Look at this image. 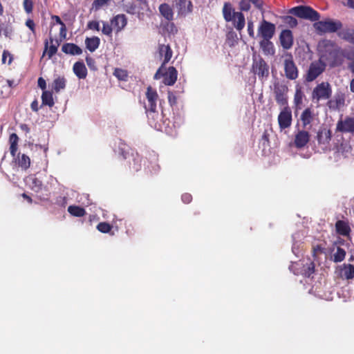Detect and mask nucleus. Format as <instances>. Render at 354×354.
Returning <instances> with one entry per match:
<instances>
[{
	"instance_id": "obj_46",
	"label": "nucleus",
	"mask_w": 354,
	"mask_h": 354,
	"mask_svg": "<svg viewBox=\"0 0 354 354\" xmlns=\"http://www.w3.org/2000/svg\"><path fill=\"white\" fill-rule=\"evenodd\" d=\"M113 26L109 24L107 22H103V27L102 29V32L104 35L111 37L113 32Z\"/></svg>"
},
{
	"instance_id": "obj_24",
	"label": "nucleus",
	"mask_w": 354,
	"mask_h": 354,
	"mask_svg": "<svg viewBox=\"0 0 354 354\" xmlns=\"http://www.w3.org/2000/svg\"><path fill=\"white\" fill-rule=\"evenodd\" d=\"M73 70L79 79H85L87 75V69L82 62H77L74 64Z\"/></svg>"
},
{
	"instance_id": "obj_7",
	"label": "nucleus",
	"mask_w": 354,
	"mask_h": 354,
	"mask_svg": "<svg viewBox=\"0 0 354 354\" xmlns=\"http://www.w3.org/2000/svg\"><path fill=\"white\" fill-rule=\"evenodd\" d=\"M146 97L148 101V107L145 106V109L147 112H149L148 117L149 119L150 118H154L155 115H158L156 112V102L158 98V95L157 91L151 86L147 88Z\"/></svg>"
},
{
	"instance_id": "obj_9",
	"label": "nucleus",
	"mask_w": 354,
	"mask_h": 354,
	"mask_svg": "<svg viewBox=\"0 0 354 354\" xmlns=\"http://www.w3.org/2000/svg\"><path fill=\"white\" fill-rule=\"evenodd\" d=\"M123 158L129 165V169L138 171L141 169V156L137 153L122 152Z\"/></svg>"
},
{
	"instance_id": "obj_44",
	"label": "nucleus",
	"mask_w": 354,
	"mask_h": 354,
	"mask_svg": "<svg viewBox=\"0 0 354 354\" xmlns=\"http://www.w3.org/2000/svg\"><path fill=\"white\" fill-rule=\"evenodd\" d=\"M97 229L102 233H108L112 229V225L106 222H100L97 225Z\"/></svg>"
},
{
	"instance_id": "obj_4",
	"label": "nucleus",
	"mask_w": 354,
	"mask_h": 354,
	"mask_svg": "<svg viewBox=\"0 0 354 354\" xmlns=\"http://www.w3.org/2000/svg\"><path fill=\"white\" fill-rule=\"evenodd\" d=\"M317 32L319 35L325 33H333L337 32L342 27V24L339 21H334L328 19L324 21H317L313 24Z\"/></svg>"
},
{
	"instance_id": "obj_41",
	"label": "nucleus",
	"mask_w": 354,
	"mask_h": 354,
	"mask_svg": "<svg viewBox=\"0 0 354 354\" xmlns=\"http://www.w3.org/2000/svg\"><path fill=\"white\" fill-rule=\"evenodd\" d=\"M30 180V188L36 193L41 192L43 188L41 180L35 177L31 178Z\"/></svg>"
},
{
	"instance_id": "obj_50",
	"label": "nucleus",
	"mask_w": 354,
	"mask_h": 354,
	"mask_svg": "<svg viewBox=\"0 0 354 354\" xmlns=\"http://www.w3.org/2000/svg\"><path fill=\"white\" fill-rule=\"evenodd\" d=\"M168 101L171 106H174L177 104V97L171 91H168Z\"/></svg>"
},
{
	"instance_id": "obj_8",
	"label": "nucleus",
	"mask_w": 354,
	"mask_h": 354,
	"mask_svg": "<svg viewBox=\"0 0 354 354\" xmlns=\"http://www.w3.org/2000/svg\"><path fill=\"white\" fill-rule=\"evenodd\" d=\"M283 69L286 77L289 80H295L299 77V69L295 64L292 55L286 56L283 61Z\"/></svg>"
},
{
	"instance_id": "obj_59",
	"label": "nucleus",
	"mask_w": 354,
	"mask_h": 354,
	"mask_svg": "<svg viewBox=\"0 0 354 354\" xmlns=\"http://www.w3.org/2000/svg\"><path fill=\"white\" fill-rule=\"evenodd\" d=\"M38 86L44 91H46V82L45 80L43 77H39L38 81Z\"/></svg>"
},
{
	"instance_id": "obj_34",
	"label": "nucleus",
	"mask_w": 354,
	"mask_h": 354,
	"mask_svg": "<svg viewBox=\"0 0 354 354\" xmlns=\"http://www.w3.org/2000/svg\"><path fill=\"white\" fill-rule=\"evenodd\" d=\"M42 105H46L53 107L55 104L53 93L49 91H44L41 94Z\"/></svg>"
},
{
	"instance_id": "obj_48",
	"label": "nucleus",
	"mask_w": 354,
	"mask_h": 354,
	"mask_svg": "<svg viewBox=\"0 0 354 354\" xmlns=\"http://www.w3.org/2000/svg\"><path fill=\"white\" fill-rule=\"evenodd\" d=\"M7 57H9V60L8 64L10 65L13 60V55L7 50H4L2 53V63L5 64L6 62Z\"/></svg>"
},
{
	"instance_id": "obj_36",
	"label": "nucleus",
	"mask_w": 354,
	"mask_h": 354,
	"mask_svg": "<svg viewBox=\"0 0 354 354\" xmlns=\"http://www.w3.org/2000/svg\"><path fill=\"white\" fill-rule=\"evenodd\" d=\"M234 10L230 3L226 2L223 5V15L226 21H231L233 19Z\"/></svg>"
},
{
	"instance_id": "obj_23",
	"label": "nucleus",
	"mask_w": 354,
	"mask_h": 354,
	"mask_svg": "<svg viewBox=\"0 0 354 354\" xmlns=\"http://www.w3.org/2000/svg\"><path fill=\"white\" fill-rule=\"evenodd\" d=\"M62 50L66 54L72 55H80L82 53L81 48L73 43H66L63 44Z\"/></svg>"
},
{
	"instance_id": "obj_49",
	"label": "nucleus",
	"mask_w": 354,
	"mask_h": 354,
	"mask_svg": "<svg viewBox=\"0 0 354 354\" xmlns=\"http://www.w3.org/2000/svg\"><path fill=\"white\" fill-rule=\"evenodd\" d=\"M240 10L242 11H248L250 8V0H241L239 3Z\"/></svg>"
},
{
	"instance_id": "obj_27",
	"label": "nucleus",
	"mask_w": 354,
	"mask_h": 354,
	"mask_svg": "<svg viewBox=\"0 0 354 354\" xmlns=\"http://www.w3.org/2000/svg\"><path fill=\"white\" fill-rule=\"evenodd\" d=\"M335 228L337 234L342 236H347L351 232V228L348 223L344 221H337L335 223Z\"/></svg>"
},
{
	"instance_id": "obj_21",
	"label": "nucleus",
	"mask_w": 354,
	"mask_h": 354,
	"mask_svg": "<svg viewBox=\"0 0 354 354\" xmlns=\"http://www.w3.org/2000/svg\"><path fill=\"white\" fill-rule=\"evenodd\" d=\"M178 76V71L174 66H169L167 71L164 74L163 83L167 86L174 85Z\"/></svg>"
},
{
	"instance_id": "obj_37",
	"label": "nucleus",
	"mask_w": 354,
	"mask_h": 354,
	"mask_svg": "<svg viewBox=\"0 0 354 354\" xmlns=\"http://www.w3.org/2000/svg\"><path fill=\"white\" fill-rule=\"evenodd\" d=\"M313 113L310 109H306L301 115V120L304 127L310 124L313 120Z\"/></svg>"
},
{
	"instance_id": "obj_17",
	"label": "nucleus",
	"mask_w": 354,
	"mask_h": 354,
	"mask_svg": "<svg viewBox=\"0 0 354 354\" xmlns=\"http://www.w3.org/2000/svg\"><path fill=\"white\" fill-rule=\"evenodd\" d=\"M252 68L254 74L257 75L259 77L263 78L268 76L269 67L263 59L254 62Z\"/></svg>"
},
{
	"instance_id": "obj_64",
	"label": "nucleus",
	"mask_w": 354,
	"mask_h": 354,
	"mask_svg": "<svg viewBox=\"0 0 354 354\" xmlns=\"http://www.w3.org/2000/svg\"><path fill=\"white\" fill-rule=\"evenodd\" d=\"M86 62L87 65L90 68H91L93 66V64H95V60L91 57H86Z\"/></svg>"
},
{
	"instance_id": "obj_15",
	"label": "nucleus",
	"mask_w": 354,
	"mask_h": 354,
	"mask_svg": "<svg viewBox=\"0 0 354 354\" xmlns=\"http://www.w3.org/2000/svg\"><path fill=\"white\" fill-rule=\"evenodd\" d=\"M60 41L61 40L54 39L50 35L49 37V41L46 40L44 42V50L42 56L44 57L46 53L48 59L52 58L57 53Z\"/></svg>"
},
{
	"instance_id": "obj_38",
	"label": "nucleus",
	"mask_w": 354,
	"mask_h": 354,
	"mask_svg": "<svg viewBox=\"0 0 354 354\" xmlns=\"http://www.w3.org/2000/svg\"><path fill=\"white\" fill-rule=\"evenodd\" d=\"M68 212L72 216L77 217L84 216L86 214L84 208L77 205H70L68 207Z\"/></svg>"
},
{
	"instance_id": "obj_30",
	"label": "nucleus",
	"mask_w": 354,
	"mask_h": 354,
	"mask_svg": "<svg viewBox=\"0 0 354 354\" xmlns=\"http://www.w3.org/2000/svg\"><path fill=\"white\" fill-rule=\"evenodd\" d=\"M66 80L64 76H59L55 78L52 84V88L55 93H59L66 88Z\"/></svg>"
},
{
	"instance_id": "obj_31",
	"label": "nucleus",
	"mask_w": 354,
	"mask_h": 354,
	"mask_svg": "<svg viewBox=\"0 0 354 354\" xmlns=\"http://www.w3.org/2000/svg\"><path fill=\"white\" fill-rule=\"evenodd\" d=\"M18 142L19 137L18 136L13 133H11L9 136V142H10V152L12 157L16 156V153L18 149Z\"/></svg>"
},
{
	"instance_id": "obj_42",
	"label": "nucleus",
	"mask_w": 354,
	"mask_h": 354,
	"mask_svg": "<svg viewBox=\"0 0 354 354\" xmlns=\"http://www.w3.org/2000/svg\"><path fill=\"white\" fill-rule=\"evenodd\" d=\"M113 75L121 81H127L128 72L127 71L119 68H115Z\"/></svg>"
},
{
	"instance_id": "obj_60",
	"label": "nucleus",
	"mask_w": 354,
	"mask_h": 354,
	"mask_svg": "<svg viewBox=\"0 0 354 354\" xmlns=\"http://www.w3.org/2000/svg\"><path fill=\"white\" fill-rule=\"evenodd\" d=\"M163 67H162V66L158 69V71H156V73H155L154 75V77L153 78L155 80H158L160 79V77H164V74L165 73H161V70Z\"/></svg>"
},
{
	"instance_id": "obj_1",
	"label": "nucleus",
	"mask_w": 354,
	"mask_h": 354,
	"mask_svg": "<svg viewBox=\"0 0 354 354\" xmlns=\"http://www.w3.org/2000/svg\"><path fill=\"white\" fill-rule=\"evenodd\" d=\"M319 47L322 48V60L327 62L331 67L339 66L342 64V58L339 49L335 42L330 40H323L319 43Z\"/></svg>"
},
{
	"instance_id": "obj_54",
	"label": "nucleus",
	"mask_w": 354,
	"mask_h": 354,
	"mask_svg": "<svg viewBox=\"0 0 354 354\" xmlns=\"http://www.w3.org/2000/svg\"><path fill=\"white\" fill-rule=\"evenodd\" d=\"M182 201L185 204H189L192 201V196L189 193H185L181 196Z\"/></svg>"
},
{
	"instance_id": "obj_26",
	"label": "nucleus",
	"mask_w": 354,
	"mask_h": 354,
	"mask_svg": "<svg viewBox=\"0 0 354 354\" xmlns=\"http://www.w3.org/2000/svg\"><path fill=\"white\" fill-rule=\"evenodd\" d=\"M177 8L179 13L185 15L192 12V3L187 0H178Z\"/></svg>"
},
{
	"instance_id": "obj_25",
	"label": "nucleus",
	"mask_w": 354,
	"mask_h": 354,
	"mask_svg": "<svg viewBox=\"0 0 354 354\" xmlns=\"http://www.w3.org/2000/svg\"><path fill=\"white\" fill-rule=\"evenodd\" d=\"M234 27L238 30H241L245 24V17L241 12H233V19Z\"/></svg>"
},
{
	"instance_id": "obj_58",
	"label": "nucleus",
	"mask_w": 354,
	"mask_h": 354,
	"mask_svg": "<svg viewBox=\"0 0 354 354\" xmlns=\"http://www.w3.org/2000/svg\"><path fill=\"white\" fill-rule=\"evenodd\" d=\"M256 8L259 10H261L263 6V1L262 0H250Z\"/></svg>"
},
{
	"instance_id": "obj_6",
	"label": "nucleus",
	"mask_w": 354,
	"mask_h": 354,
	"mask_svg": "<svg viewBox=\"0 0 354 354\" xmlns=\"http://www.w3.org/2000/svg\"><path fill=\"white\" fill-rule=\"evenodd\" d=\"M272 89L277 103L281 106H288V86L279 81H275Z\"/></svg>"
},
{
	"instance_id": "obj_62",
	"label": "nucleus",
	"mask_w": 354,
	"mask_h": 354,
	"mask_svg": "<svg viewBox=\"0 0 354 354\" xmlns=\"http://www.w3.org/2000/svg\"><path fill=\"white\" fill-rule=\"evenodd\" d=\"M6 83L11 88H15L18 85V83L13 80H6Z\"/></svg>"
},
{
	"instance_id": "obj_16",
	"label": "nucleus",
	"mask_w": 354,
	"mask_h": 354,
	"mask_svg": "<svg viewBox=\"0 0 354 354\" xmlns=\"http://www.w3.org/2000/svg\"><path fill=\"white\" fill-rule=\"evenodd\" d=\"M336 272L339 277L344 279L350 280L354 278V265L351 263H343L336 268Z\"/></svg>"
},
{
	"instance_id": "obj_56",
	"label": "nucleus",
	"mask_w": 354,
	"mask_h": 354,
	"mask_svg": "<svg viewBox=\"0 0 354 354\" xmlns=\"http://www.w3.org/2000/svg\"><path fill=\"white\" fill-rule=\"evenodd\" d=\"M315 272V264L313 262H311L308 266V268H307V270H306V273L305 274L307 275L308 277H310V274H312L313 273H314Z\"/></svg>"
},
{
	"instance_id": "obj_12",
	"label": "nucleus",
	"mask_w": 354,
	"mask_h": 354,
	"mask_svg": "<svg viewBox=\"0 0 354 354\" xmlns=\"http://www.w3.org/2000/svg\"><path fill=\"white\" fill-rule=\"evenodd\" d=\"M332 138V131L330 129L326 127L320 128L317 134V140L318 145L322 147L323 149H328L330 148V142Z\"/></svg>"
},
{
	"instance_id": "obj_39",
	"label": "nucleus",
	"mask_w": 354,
	"mask_h": 354,
	"mask_svg": "<svg viewBox=\"0 0 354 354\" xmlns=\"http://www.w3.org/2000/svg\"><path fill=\"white\" fill-rule=\"evenodd\" d=\"M304 93L302 91V87L299 84H297L295 86V93L294 95V103L299 106L302 104Z\"/></svg>"
},
{
	"instance_id": "obj_20",
	"label": "nucleus",
	"mask_w": 354,
	"mask_h": 354,
	"mask_svg": "<svg viewBox=\"0 0 354 354\" xmlns=\"http://www.w3.org/2000/svg\"><path fill=\"white\" fill-rule=\"evenodd\" d=\"M279 39L284 49H290L293 44V35L290 30H283L281 32Z\"/></svg>"
},
{
	"instance_id": "obj_13",
	"label": "nucleus",
	"mask_w": 354,
	"mask_h": 354,
	"mask_svg": "<svg viewBox=\"0 0 354 354\" xmlns=\"http://www.w3.org/2000/svg\"><path fill=\"white\" fill-rule=\"evenodd\" d=\"M336 130L342 133H354V117L346 116L339 120L336 126Z\"/></svg>"
},
{
	"instance_id": "obj_5",
	"label": "nucleus",
	"mask_w": 354,
	"mask_h": 354,
	"mask_svg": "<svg viewBox=\"0 0 354 354\" xmlns=\"http://www.w3.org/2000/svg\"><path fill=\"white\" fill-rule=\"evenodd\" d=\"M326 64L324 60L319 59L310 63L304 76L307 82H311L317 79L326 69Z\"/></svg>"
},
{
	"instance_id": "obj_35",
	"label": "nucleus",
	"mask_w": 354,
	"mask_h": 354,
	"mask_svg": "<svg viewBox=\"0 0 354 354\" xmlns=\"http://www.w3.org/2000/svg\"><path fill=\"white\" fill-rule=\"evenodd\" d=\"M85 43L87 49L91 52H93L99 47L100 40L97 37L91 38L87 37L85 40Z\"/></svg>"
},
{
	"instance_id": "obj_45",
	"label": "nucleus",
	"mask_w": 354,
	"mask_h": 354,
	"mask_svg": "<svg viewBox=\"0 0 354 354\" xmlns=\"http://www.w3.org/2000/svg\"><path fill=\"white\" fill-rule=\"evenodd\" d=\"M283 21L287 25H288L290 28H295L298 24L297 20L295 17H293L292 16H289V15L285 16L283 17Z\"/></svg>"
},
{
	"instance_id": "obj_63",
	"label": "nucleus",
	"mask_w": 354,
	"mask_h": 354,
	"mask_svg": "<svg viewBox=\"0 0 354 354\" xmlns=\"http://www.w3.org/2000/svg\"><path fill=\"white\" fill-rule=\"evenodd\" d=\"M30 107H31V109L35 111V112H37L38 110H39V108H38V102L37 100H35L34 101L32 102L31 104H30Z\"/></svg>"
},
{
	"instance_id": "obj_3",
	"label": "nucleus",
	"mask_w": 354,
	"mask_h": 354,
	"mask_svg": "<svg viewBox=\"0 0 354 354\" xmlns=\"http://www.w3.org/2000/svg\"><path fill=\"white\" fill-rule=\"evenodd\" d=\"M290 13L301 18L317 21L320 18L319 13L308 6H298L290 10Z\"/></svg>"
},
{
	"instance_id": "obj_28",
	"label": "nucleus",
	"mask_w": 354,
	"mask_h": 354,
	"mask_svg": "<svg viewBox=\"0 0 354 354\" xmlns=\"http://www.w3.org/2000/svg\"><path fill=\"white\" fill-rule=\"evenodd\" d=\"M270 39H262L259 43L260 47L265 55L274 54V45L272 42L270 41Z\"/></svg>"
},
{
	"instance_id": "obj_18",
	"label": "nucleus",
	"mask_w": 354,
	"mask_h": 354,
	"mask_svg": "<svg viewBox=\"0 0 354 354\" xmlns=\"http://www.w3.org/2000/svg\"><path fill=\"white\" fill-rule=\"evenodd\" d=\"M345 104V95L339 92L337 93L333 99H329L327 102V106L330 109L339 110Z\"/></svg>"
},
{
	"instance_id": "obj_51",
	"label": "nucleus",
	"mask_w": 354,
	"mask_h": 354,
	"mask_svg": "<svg viewBox=\"0 0 354 354\" xmlns=\"http://www.w3.org/2000/svg\"><path fill=\"white\" fill-rule=\"evenodd\" d=\"M111 0H95L93 3V7L96 10L106 4Z\"/></svg>"
},
{
	"instance_id": "obj_2",
	"label": "nucleus",
	"mask_w": 354,
	"mask_h": 354,
	"mask_svg": "<svg viewBox=\"0 0 354 354\" xmlns=\"http://www.w3.org/2000/svg\"><path fill=\"white\" fill-rule=\"evenodd\" d=\"M332 95V87L328 82L317 84L313 88L311 94L313 102H319L322 100H328Z\"/></svg>"
},
{
	"instance_id": "obj_43",
	"label": "nucleus",
	"mask_w": 354,
	"mask_h": 354,
	"mask_svg": "<svg viewBox=\"0 0 354 354\" xmlns=\"http://www.w3.org/2000/svg\"><path fill=\"white\" fill-rule=\"evenodd\" d=\"M19 165L25 170L28 169L30 166V158L25 154H22L21 158L19 160Z\"/></svg>"
},
{
	"instance_id": "obj_47",
	"label": "nucleus",
	"mask_w": 354,
	"mask_h": 354,
	"mask_svg": "<svg viewBox=\"0 0 354 354\" xmlns=\"http://www.w3.org/2000/svg\"><path fill=\"white\" fill-rule=\"evenodd\" d=\"M24 9L26 13L30 14L33 10V1L32 0H24L23 2Z\"/></svg>"
},
{
	"instance_id": "obj_11",
	"label": "nucleus",
	"mask_w": 354,
	"mask_h": 354,
	"mask_svg": "<svg viewBox=\"0 0 354 354\" xmlns=\"http://www.w3.org/2000/svg\"><path fill=\"white\" fill-rule=\"evenodd\" d=\"M278 123L279 129L282 131L289 128L292 124V111L288 106H283V109L278 115Z\"/></svg>"
},
{
	"instance_id": "obj_14",
	"label": "nucleus",
	"mask_w": 354,
	"mask_h": 354,
	"mask_svg": "<svg viewBox=\"0 0 354 354\" xmlns=\"http://www.w3.org/2000/svg\"><path fill=\"white\" fill-rule=\"evenodd\" d=\"M310 138V134L305 130H298L295 135L294 145L297 149H302L307 145Z\"/></svg>"
},
{
	"instance_id": "obj_55",
	"label": "nucleus",
	"mask_w": 354,
	"mask_h": 354,
	"mask_svg": "<svg viewBox=\"0 0 354 354\" xmlns=\"http://www.w3.org/2000/svg\"><path fill=\"white\" fill-rule=\"evenodd\" d=\"M66 34H67V29H66V26L64 24H62L60 27V30H59L60 38L62 39H66ZM60 40L62 41V39H60Z\"/></svg>"
},
{
	"instance_id": "obj_32",
	"label": "nucleus",
	"mask_w": 354,
	"mask_h": 354,
	"mask_svg": "<svg viewBox=\"0 0 354 354\" xmlns=\"http://www.w3.org/2000/svg\"><path fill=\"white\" fill-rule=\"evenodd\" d=\"M338 36L343 40L354 44V30L345 29L338 32Z\"/></svg>"
},
{
	"instance_id": "obj_29",
	"label": "nucleus",
	"mask_w": 354,
	"mask_h": 354,
	"mask_svg": "<svg viewBox=\"0 0 354 354\" xmlns=\"http://www.w3.org/2000/svg\"><path fill=\"white\" fill-rule=\"evenodd\" d=\"M160 14L168 21H171L174 18V12L171 6L167 3H162L159 6Z\"/></svg>"
},
{
	"instance_id": "obj_40",
	"label": "nucleus",
	"mask_w": 354,
	"mask_h": 354,
	"mask_svg": "<svg viewBox=\"0 0 354 354\" xmlns=\"http://www.w3.org/2000/svg\"><path fill=\"white\" fill-rule=\"evenodd\" d=\"M346 252L344 249L341 247L337 248V251L333 256V261L335 263L342 262L344 260Z\"/></svg>"
},
{
	"instance_id": "obj_57",
	"label": "nucleus",
	"mask_w": 354,
	"mask_h": 354,
	"mask_svg": "<svg viewBox=\"0 0 354 354\" xmlns=\"http://www.w3.org/2000/svg\"><path fill=\"white\" fill-rule=\"evenodd\" d=\"M248 32L250 37L252 38L254 37V31L252 21H248Z\"/></svg>"
},
{
	"instance_id": "obj_10",
	"label": "nucleus",
	"mask_w": 354,
	"mask_h": 354,
	"mask_svg": "<svg viewBox=\"0 0 354 354\" xmlns=\"http://www.w3.org/2000/svg\"><path fill=\"white\" fill-rule=\"evenodd\" d=\"M275 30L274 24L263 19L258 28V35L262 39H272L274 35Z\"/></svg>"
},
{
	"instance_id": "obj_53",
	"label": "nucleus",
	"mask_w": 354,
	"mask_h": 354,
	"mask_svg": "<svg viewBox=\"0 0 354 354\" xmlns=\"http://www.w3.org/2000/svg\"><path fill=\"white\" fill-rule=\"evenodd\" d=\"M26 26L32 31L33 34L35 33V24L32 19H27L26 21Z\"/></svg>"
},
{
	"instance_id": "obj_33",
	"label": "nucleus",
	"mask_w": 354,
	"mask_h": 354,
	"mask_svg": "<svg viewBox=\"0 0 354 354\" xmlns=\"http://www.w3.org/2000/svg\"><path fill=\"white\" fill-rule=\"evenodd\" d=\"M158 155L156 153L149 154V157L148 158V161L149 165H147V167L150 170L151 172L154 171L157 172L160 170V166L158 164Z\"/></svg>"
},
{
	"instance_id": "obj_19",
	"label": "nucleus",
	"mask_w": 354,
	"mask_h": 354,
	"mask_svg": "<svg viewBox=\"0 0 354 354\" xmlns=\"http://www.w3.org/2000/svg\"><path fill=\"white\" fill-rule=\"evenodd\" d=\"M111 24L116 33H118L127 26V18L124 14L117 15L111 19Z\"/></svg>"
},
{
	"instance_id": "obj_61",
	"label": "nucleus",
	"mask_w": 354,
	"mask_h": 354,
	"mask_svg": "<svg viewBox=\"0 0 354 354\" xmlns=\"http://www.w3.org/2000/svg\"><path fill=\"white\" fill-rule=\"evenodd\" d=\"M136 11V6L133 4H130L129 6H127L126 12L129 14H134Z\"/></svg>"
},
{
	"instance_id": "obj_52",
	"label": "nucleus",
	"mask_w": 354,
	"mask_h": 354,
	"mask_svg": "<svg viewBox=\"0 0 354 354\" xmlns=\"http://www.w3.org/2000/svg\"><path fill=\"white\" fill-rule=\"evenodd\" d=\"M87 27H88V28L91 29V30H95L97 31L100 30V24H99L98 21H89L88 23Z\"/></svg>"
},
{
	"instance_id": "obj_22",
	"label": "nucleus",
	"mask_w": 354,
	"mask_h": 354,
	"mask_svg": "<svg viewBox=\"0 0 354 354\" xmlns=\"http://www.w3.org/2000/svg\"><path fill=\"white\" fill-rule=\"evenodd\" d=\"M159 54L161 57H164V60L162 64V67L168 63L173 55L172 50L169 45L160 44L158 46Z\"/></svg>"
}]
</instances>
